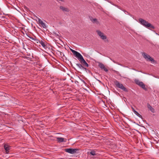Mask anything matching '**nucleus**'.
I'll return each instance as SVG.
<instances>
[{
    "label": "nucleus",
    "mask_w": 159,
    "mask_h": 159,
    "mask_svg": "<svg viewBox=\"0 0 159 159\" xmlns=\"http://www.w3.org/2000/svg\"><path fill=\"white\" fill-rule=\"evenodd\" d=\"M139 22L142 25H143L145 27L150 29V28L152 29H155V27L152 25L151 23L148 22V21L144 20L142 18H139Z\"/></svg>",
    "instance_id": "nucleus-1"
},
{
    "label": "nucleus",
    "mask_w": 159,
    "mask_h": 159,
    "mask_svg": "<svg viewBox=\"0 0 159 159\" xmlns=\"http://www.w3.org/2000/svg\"><path fill=\"white\" fill-rule=\"evenodd\" d=\"M78 60L80 61V64L82 65V66L88 67L89 65L84 59L82 56L81 54L78 58Z\"/></svg>",
    "instance_id": "nucleus-2"
},
{
    "label": "nucleus",
    "mask_w": 159,
    "mask_h": 159,
    "mask_svg": "<svg viewBox=\"0 0 159 159\" xmlns=\"http://www.w3.org/2000/svg\"><path fill=\"white\" fill-rule=\"evenodd\" d=\"M114 83L117 88L120 89L125 92H127L128 91L127 89L122 84L120 83L118 81L115 80L114 81Z\"/></svg>",
    "instance_id": "nucleus-3"
},
{
    "label": "nucleus",
    "mask_w": 159,
    "mask_h": 159,
    "mask_svg": "<svg viewBox=\"0 0 159 159\" xmlns=\"http://www.w3.org/2000/svg\"><path fill=\"white\" fill-rule=\"evenodd\" d=\"M142 55L143 57L147 61H151L152 62H154V59L151 57L149 55L147 54L145 52H143L142 53Z\"/></svg>",
    "instance_id": "nucleus-4"
},
{
    "label": "nucleus",
    "mask_w": 159,
    "mask_h": 159,
    "mask_svg": "<svg viewBox=\"0 0 159 159\" xmlns=\"http://www.w3.org/2000/svg\"><path fill=\"white\" fill-rule=\"evenodd\" d=\"M98 35L100 37V38L102 40H104L107 39V36L100 31L97 30L96 31Z\"/></svg>",
    "instance_id": "nucleus-5"
},
{
    "label": "nucleus",
    "mask_w": 159,
    "mask_h": 159,
    "mask_svg": "<svg viewBox=\"0 0 159 159\" xmlns=\"http://www.w3.org/2000/svg\"><path fill=\"white\" fill-rule=\"evenodd\" d=\"M77 151V150L76 149L66 148L65 149V152L72 154L75 153Z\"/></svg>",
    "instance_id": "nucleus-6"
},
{
    "label": "nucleus",
    "mask_w": 159,
    "mask_h": 159,
    "mask_svg": "<svg viewBox=\"0 0 159 159\" xmlns=\"http://www.w3.org/2000/svg\"><path fill=\"white\" fill-rule=\"evenodd\" d=\"M98 67H100L101 69L103 70L104 71L106 72L108 71V70L106 68L103 64L100 62H98Z\"/></svg>",
    "instance_id": "nucleus-7"
},
{
    "label": "nucleus",
    "mask_w": 159,
    "mask_h": 159,
    "mask_svg": "<svg viewBox=\"0 0 159 159\" xmlns=\"http://www.w3.org/2000/svg\"><path fill=\"white\" fill-rule=\"evenodd\" d=\"M34 16V17L38 19L39 23L41 25L42 27L43 28H46V25L43 22V21L36 16Z\"/></svg>",
    "instance_id": "nucleus-8"
},
{
    "label": "nucleus",
    "mask_w": 159,
    "mask_h": 159,
    "mask_svg": "<svg viewBox=\"0 0 159 159\" xmlns=\"http://www.w3.org/2000/svg\"><path fill=\"white\" fill-rule=\"evenodd\" d=\"M76 65L81 70H85L86 72H87L88 70L86 68V66H82L80 64V63H77L76 64Z\"/></svg>",
    "instance_id": "nucleus-9"
},
{
    "label": "nucleus",
    "mask_w": 159,
    "mask_h": 159,
    "mask_svg": "<svg viewBox=\"0 0 159 159\" xmlns=\"http://www.w3.org/2000/svg\"><path fill=\"white\" fill-rule=\"evenodd\" d=\"M70 50L73 53L74 55L77 58L81 55L79 52L71 49H70Z\"/></svg>",
    "instance_id": "nucleus-10"
},
{
    "label": "nucleus",
    "mask_w": 159,
    "mask_h": 159,
    "mask_svg": "<svg viewBox=\"0 0 159 159\" xmlns=\"http://www.w3.org/2000/svg\"><path fill=\"white\" fill-rule=\"evenodd\" d=\"M56 139L57 141L59 143L66 142L67 140L66 139H65L61 137H57L56 138Z\"/></svg>",
    "instance_id": "nucleus-11"
},
{
    "label": "nucleus",
    "mask_w": 159,
    "mask_h": 159,
    "mask_svg": "<svg viewBox=\"0 0 159 159\" xmlns=\"http://www.w3.org/2000/svg\"><path fill=\"white\" fill-rule=\"evenodd\" d=\"M38 42L40 43L44 48H47V45L46 44V43L45 42L43 41L42 40H39V41H38Z\"/></svg>",
    "instance_id": "nucleus-12"
},
{
    "label": "nucleus",
    "mask_w": 159,
    "mask_h": 159,
    "mask_svg": "<svg viewBox=\"0 0 159 159\" xmlns=\"http://www.w3.org/2000/svg\"><path fill=\"white\" fill-rule=\"evenodd\" d=\"M90 19L91 21L93 23H96L97 25L99 24V22L96 18H93L92 17H91Z\"/></svg>",
    "instance_id": "nucleus-13"
},
{
    "label": "nucleus",
    "mask_w": 159,
    "mask_h": 159,
    "mask_svg": "<svg viewBox=\"0 0 159 159\" xmlns=\"http://www.w3.org/2000/svg\"><path fill=\"white\" fill-rule=\"evenodd\" d=\"M60 8L63 11L68 12L69 11V10L68 8L62 6H60Z\"/></svg>",
    "instance_id": "nucleus-14"
},
{
    "label": "nucleus",
    "mask_w": 159,
    "mask_h": 159,
    "mask_svg": "<svg viewBox=\"0 0 159 159\" xmlns=\"http://www.w3.org/2000/svg\"><path fill=\"white\" fill-rule=\"evenodd\" d=\"M4 148L6 150V152L7 153L9 152V150L10 149L9 146L7 144H5L4 146Z\"/></svg>",
    "instance_id": "nucleus-15"
},
{
    "label": "nucleus",
    "mask_w": 159,
    "mask_h": 159,
    "mask_svg": "<svg viewBox=\"0 0 159 159\" xmlns=\"http://www.w3.org/2000/svg\"><path fill=\"white\" fill-rule=\"evenodd\" d=\"M148 107L152 113H154L155 112V109L153 108L149 104H148Z\"/></svg>",
    "instance_id": "nucleus-16"
},
{
    "label": "nucleus",
    "mask_w": 159,
    "mask_h": 159,
    "mask_svg": "<svg viewBox=\"0 0 159 159\" xmlns=\"http://www.w3.org/2000/svg\"><path fill=\"white\" fill-rule=\"evenodd\" d=\"M139 85L143 89L145 90H147V88L145 87V85L143 82H141L140 84Z\"/></svg>",
    "instance_id": "nucleus-17"
},
{
    "label": "nucleus",
    "mask_w": 159,
    "mask_h": 159,
    "mask_svg": "<svg viewBox=\"0 0 159 159\" xmlns=\"http://www.w3.org/2000/svg\"><path fill=\"white\" fill-rule=\"evenodd\" d=\"M151 105L152 104L154 105H156L157 104V102L155 100H152L151 102Z\"/></svg>",
    "instance_id": "nucleus-18"
},
{
    "label": "nucleus",
    "mask_w": 159,
    "mask_h": 159,
    "mask_svg": "<svg viewBox=\"0 0 159 159\" xmlns=\"http://www.w3.org/2000/svg\"><path fill=\"white\" fill-rule=\"evenodd\" d=\"M28 37L29 38H30L31 39H32L36 41L37 43H38V41H39V40L38 39H36V38H34L33 37H30L29 36H28Z\"/></svg>",
    "instance_id": "nucleus-19"
},
{
    "label": "nucleus",
    "mask_w": 159,
    "mask_h": 159,
    "mask_svg": "<svg viewBox=\"0 0 159 159\" xmlns=\"http://www.w3.org/2000/svg\"><path fill=\"white\" fill-rule=\"evenodd\" d=\"M132 111L136 115H137L138 116L139 115H140L134 109L133 107H132Z\"/></svg>",
    "instance_id": "nucleus-20"
},
{
    "label": "nucleus",
    "mask_w": 159,
    "mask_h": 159,
    "mask_svg": "<svg viewBox=\"0 0 159 159\" xmlns=\"http://www.w3.org/2000/svg\"><path fill=\"white\" fill-rule=\"evenodd\" d=\"M135 82L136 84L138 85H139L140 84V83L141 82L140 81L138 80H135Z\"/></svg>",
    "instance_id": "nucleus-21"
},
{
    "label": "nucleus",
    "mask_w": 159,
    "mask_h": 159,
    "mask_svg": "<svg viewBox=\"0 0 159 159\" xmlns=\"http://www.w3.org/2000/svg\"><path fill=\"white\" fill-rule=\"evenodd\" d=\"M90 154L93 156H94L96 155V153L94 151H91L90 152Z\"/></svg>",
    "instance_id": "nucleus-22"
},
{
    "label": "nucleus",
    "mask_w": 159,
    "mask_h": 159,
    "mask_svg": "<svg viewBox=\"0 0 159 159\" xmlns=\"http://www.w3.org/2000/svg\"><path fill=\"white\" fill-rule=\"evenodd\" d=\"M80 80L82 82H83L84 84H86V82H85V81L84 80H83V79H82L80 78Z\"/></svg>",
    "instance_id": "nucleus-23"
},
{
    "label": "nucleus",
    "mask_w": 159,
    "mask_h": 159,
    "mask_svg": "<svg viewBox=\"0 0 159 159\" xmlns=\"http://www.w3.org/2000/svg\"><path fill=\"white\" fill-rule=\"evenodd\" d=\"M112 61L114 63H116V64H118V65H120V64L118 63H117V62H116L115 61H114V60H113Z\"/></svg>",
    "instance_id": "nucleus-24"
},
{
    "label": "nucleus",
    "mask_w": 159,
    "mask_h": 159,
    "mask_svg": "<svg viewBox=\"0 0 159 159\" xmlns=\"http://www.w3.org/2000/svg\"><path fill=\"white\" fill-rule=\"evenodd\" d=\"M115 6H116V7H118V8L121 10L119 7V6H118L117 5H115Z\"/></svg>",
    "instance_id": "nucleus-25"
},
{
    "label": "nucleus",
    "mask_w": 159,
    "mask_h": 159,
    "mask_svg": "<svg viewBox=\"0 0 159 159\" xmlns=\"http://www.w3.org/2000/svg\"><path fill=\"white\" fill-rule=\"evenodd\" d=\"M121 10H122V11H123L124 12H126V11L125 10H122V9H121Z\"/></svg>",
    "instance_id": "nucleus-26"
},
{
    "label": "nucleus",
    "mask_w": 159,
    "mask_h": 159,
    "mask_svg": "<svg viewBox=\"0 0 159 159\" xmlns=\"http://www.w3.org/2000/svg\"><path fill=\"white\" fill-rule=\"evenodd\" d=\"M126 13L127 14H128L129 15H130V13L126 11Z\"/></svg>",
    "instance_id": "nucleus-27"
},
{
    "label": "nucleus",
    "mask_w": 159,
    "mask_h": 159,
    "mask_svg": "<svg viewBox=\"0 0 159 159\" xmlns=\"http://www.w3.org/2000/svg\"><path fill=\"white\" fill-rule=\"evenodd\" d=\"M102 102H103V103H104L105 102L103 101V100H102Z\"/></svg>",
    "instance_id": "nucleus-28"
}]
</instances>
